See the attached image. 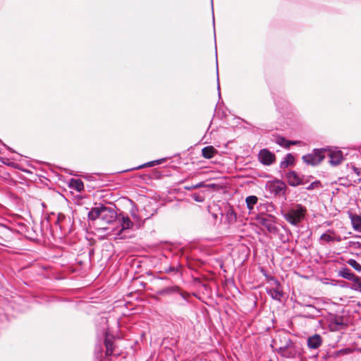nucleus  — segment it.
<instances>
[{
  "label": "nucleus",
  "mask_w": 361,
  "mask_h": 361,
  "mask_svg": "<svg viewBox=\"0 0 361 361\" xmlns=\"http://www.w3.org/2000/svg\"><path fill=\"white\" fill-rule=\"evenodd\" d=\"M294 163V157L291 154H288L281 162L280 166L282 169L287 168L288 166L293 165Z\"/></svg>",
  "instance_id": "obj_20"
},
{
  "label": "nucleus",
  "mask_w": 361,
  "mask_h": 361,
  "mask_svg": "<svg viewBox=\"0 0 361 361\" xmlns=\"http://www.w3.org/2000/svg\"><path fill=\"white\" fill-rule=\"evenodd\" d=\"M353 289L361 292V277L358 276V281H353Z\"/></svg>",
  "instance_id": "obj_28"
},
{
  "label": "nucleus",
  "mask_w": 361,
  "mask_h": 361,
  "mask_svg": "<svg viewBox=\"0 0 361 361\" xmlns=\"http://www.w3.org/2000/svg\"><path fill=\"white\" fill-rule=\"evenodd\" d=\"M258 159L262 164L267 166L272 164L276 160L274 154L267 149H263L259 151Z\"/></svg>",
  "instance_id": "obj_10"
},
{
  "label": "nucleus",
  "mask_w": 361,
  "mask_h": 361,
  "mask_svg": "<svg viewBox=\"0 0 361 361\" xmlns=\"http://www.w3.org/2000/svg\"><path fill=\"white\" fill-rule=\"evenodd\" d=\"M70 188L80 192L84 189V185L80 179H71L69 183Z\"/></svg>",
  "instance_id": "obj_18"
},
{
  "label": "nucleus",
  "mask_w": 361,
  "mask_h": 361,
  "mask_svg": "<svg viewBox=\"0 0 361 361\" xmlns=\"http://www.w3.org/2000/svg\"><path fill=\"white\" fill-rule=\"evenodd\" d=\"M347 263L357 272H361V264H360L355 259H350L347 261Z\"/></svg>",
  "instance_id": "obj_24"
},
{
  "label": "nucleus",
  "mask_w": 361,
  "mask_h": 361,
  "mask_svg": "<svg viewBox=\"0 0 361 361\" xmlns=\"http://www.w3.org/2000/svg\"><path fill=\"white\" fill-rule=\"evenodd\" d=\"M319 240L321 242H326V243H329V242H332V241L340 242V241H341V238L340 235H338L335 231L329 229L326 233H323L321 235Z\"/></svg>",
  "instance_id": "obj_12"
},
{
  "label": "nucleus",
  "mask_w": 361,
  "mask_h": 361,
  "mask_svg": "<svg viewBox=\"0 0 361 361\" xmlns=\"http://www.w3.org/2000/svg\"><path fill=\"white\" fill-rule=\"evenodd\" d=\"M104 343L106 346V355L107 356L112 355L114 351V343L111 338H109L106 334Z\"/></svg>",
  "instance_id": "obj_19"
},
{
  "label": "nucleus",
  "mask_w": 361,
  "mask_h": 361,
  "mask_svg": "<svg viewBox=\"0 0 361 361\" xmlns=\"http://www.w3.org/2000/svg\"><path fill=\"white\" fill-rule=\"evenodd\" d=\"M274 350L281 357L288 359H300L303 355L301 345L294 343L290 338L286 339L283 345Z\"/></svg>",
  "instance_id": "obj_2"
},
{
  "label": "nucleus",
  "mask_w": 361,
  "mask_h": 361,
  "mask_svg": "<svg viewBox=\"0 0 361 361\" xmlns=\"http://www.w3.org/2000/svg\"><path fill=\"white\" fill-rule=\"evenodd\" d=\"M257 197L255 195H250L246 197L245 202L247 207L250 210L253 209L254 205L257 202Z\"/></svg>",
  "instance_id": "obj_21"
},
{
  "label": "nucleus",
  "mask_w": 361,
  "mask_h": 361,
  "mask_svg": "<svg viewBox=\"0 0 361 361\" xmlns=\"http://www.w3.org/2000/svg\"><path fill=\"white\" fill-rule=\"evenodd\" d=\"M268 190L274 195H281L285 193L286 185L279 180L269 182L267 185Z\"/></svg>",
  "instance_id": "obj_7"
},
{
  "label": "nucleus",
  "mask_w": 361,
  "mask_h": 361,
  "mask_svg": "<svg viewBox=\"0 0 361 361\" xmlns=\"http://www.w3.org/2000/svg\"><path fill=\"white\" fill-rule=\"evenodd\" d=\"M192 199L197 202H202L204 200V197L198 193H194L192 195Z\"/></svg>",
  "instance_id": "obj_29"
},
{
  "label": "nucleus",
  "mask_w": 361,
  "mask_h": 361,
  "mask_svg": "<svg viewBox=\"0 0 361 361\" xmlns=\"http://www.w3.org/2000/svg\"><path fill=\"white\" fill-rule=\"evenodd\" d=\"M353 351V350L350 348H343V349L336 351L334 353V357H337L348 355V354L352 353Z\"/></svg>",
  "instance_id": "obj_23"
},
{
  "label": "nucleus",
  "mask_w": 361,
  "mask_h": 361,
  "mask_svg": "<svg viewBox=\"0 0 361 361\" xmlns=\"http://www.w3.org/2000/svg\"><path fill=\"white\" fill-rule=\"evenodd\" d=\"M323 340L320 335L314 334L307 338V345L310 349H318L322 344Z\"/></svg>",
  "instance_id": "obj_13"
},
{
  "label": "nucleus",
  "mask_w": 361,
  "mask_h": 361,
  "mask_svg": "<svg viewBox=\"0 0 361 361\" xmlns=\"http://www.w3.org/2000/svg\"><path fill=\"white\" fill-rule=\"evenodd\" d=\"M338 275L345 279L354 281H358V276L350 271V270L346 267L341 268L338 270Z\"/></svg>",
  "instance_id": "obj_14"
},
{
  "label": "nucleus",
  "mask_w": 361,
  "mask_h": 361,
  "mask_svg": "<svg viewBox=\"0 0 361 361\" xmlns=\"http://www.w3.org/2000/svg\"><path fill=\"white\" fill-rule=\"evenodd\" d=\"M259 224L265 227L269 232L275 233L277 232V227L275 225V217L272 215L260 214L257 217Z\"/></svg>",
  "instance_id": "obj_5"
},
{
  "label": "nucleus",
  "mask_w": 361,
  "mask_h": 361,
  "mask_svg": "<svg viewBox=\"0 0 361 361\" xmlns=\"http://www.w3.org/2000/svg\"><path fill=\"white\" fill-rule=\"evenodd\" d=\"M117 213L114 207L100 205L92 208L88 213V219L98 221V224L104 226L110 224L117 219Z\"/></svg>",
  "instance_id": "obj_1"
},
{
  "label": "nucleus",
  "mask_w": 361,
  "mask_h": 361,
  "mask_svg": "<svg viewBox=\"0 0 361 361\" xmlns=\"http://www.w3.org/2000/svg\"><path fill=\"white\" fill-rule=\"evenodd\" d=\"M290 145H297L299 142L298 141H290Z\"/></svg>",
  "instance_id": "obj_33"
},
{
  "label": "nucleus",
  "mask_w": 361,
  "mask_h": 361,
  "mask_svg": "<svg viewBox=\"0 0 361 361\" xmlns=\"http://www.w3.org/2000/svg\"><path fill=\"white\" fill-rule=\"evenodd\" d=\"M203 185L204 184L202 183H200L196 184V185H192L189 186V187H185V189H187V190L197 189V188H200L202 187Z\"/></svg>",
  "instance_id": "obj_31"
},
{
  "label": "nucleus",
  "mask_w": 361,
  "mask_h": 361,
  "mask_svg": "<svg viewBox=\"0 0 361 361\" xmlns=\"http://www.w3.org/2000/svg\"><path fill=\"white\" fill-rule=\"evenodd\" d=\"M273 281V287L270 288H267V293L274 300H281V298L283 296V291L281 288V283L278 280L271 279Z\"/></svg>",
  "instance_id": "obj_9"
},
{
  "label": "nucleus",
  "mask_w": 361,
  "mask_h": 361,
  "mask_svg": "<svg viewBox=\"0 0 361 361\" xmlns=\"http://www.w3.org/2000/svg\"><path fill=\"white\" fill-rule=\"evenodd\" d=\"M178 291H179V288L177 286L169 287V288H166L164 290V292L166 293H171L178 292Z\"/></svg>",
  "instance_id": "obj_30"
},
{
  "label": "nucleus",
  "mask_w": 361,
  "mask_h": 361,
  "mask_svg": "<svg viewBox=\"0 0 361 361\" xmlns=\"http://www.w3.org/2000/svg\"><path fill=\"white\" fill-rule=\"evenodd\" d=\"M134 219H137V216L135 214V215H133Z\"/></svg>",
  "instance_id": "obj_35"
},
{
  "label": "nucleus",
  "mask_w": 361,
  "mask_h": 361,
  "mask_svg": "<svg viewBox=\"0 0 361 361\" xmlns=\"http://www.w3.org/2000/svg\"><path fill=\"white\" fill-rule=\"evenodd\" d=\"M353 171L357 175L360 176L361 173V169L356 166H353Z\"/></svg>",
  "instance_id": "obj_32"
},
{
  "label": "nucleus",
  "mask_w": 361,
  "mask_h": 361,
  "mask_svg": "<svg viewBox=\"0 0 361 361\" xmlns=\"http://www.w3.org/2000/svg\"><path fill=\"white\" fill-rule=\"evenodd\" d=\"M326 151L324 148L315 149L312 153L302 156V159L307 164L316 166L324 160Z\"/></svg>",
  "instance_id": "obj_4"
},
{
  "label": "nucleus",
  "mask_w": 361,
  "mask_h": 361,
  "mask_svg": "<svg viewBox=\"0 0 361 361\" xmlns=\"http://www.w3.org/2000/svg\"><path fill=\"white\" fill-rule=\"evenodd\" d=\"M326 154L329 157V163L332 166L339 165L343 159L342 152L340 150L326 149Z\"/></svg>",
  "instance_id": "obj_11"
},
{
  "label": "nucleus",
  "mask_w": 361,
  "mask_h": 361,
  "mask_svg": "<svg viewBox=\"0 0 361 361\" xmlns=\"http://www.w3.org/2000/svg\"><path fill=\"white\" fill-rule=\"evenodd\" d=\"M161 163V160H155V161L147 162V163L140 165L139 166H137L134 169H142L145 167H151V166H154L155 165L159 164Z\"/></svg>",
  "instance_id": "obj_25"
},
{
  "label": "nucleus",
  "mask_w": 361,
  "mask_h": 361,
  "mask_svg": "<svg viewBox=\"0 0 361 361\" xmlns=\"http://www.w3.org/2000/svg\"><path fill=\"white\" fill-rule=\"evenodd\" d=\"M217 154V149L212 145L204 147L202 149V156L207 159H212Z\"/></svg>",
  "instance_id": "obj_16"
},
{
  "label": "nucleus",
  "mask_w": 361,
  "mask_h": 361,
  "mask_svg": "<svg viewBox=\"0 0 361 361\" xmlns=\"http://www.w3.org/2000/svg\"><path fill=\"white\" fill-rule=\"evenodd\" d=\"M286 177L288 184L291 186H298L302 184L301 178L295 171L288 172Z\"/></svg>",
  "instance_id": "obj_15"
},
{
  "label": "nucleus",
  "mask_w": 361,
  "mask_h": 361,
  "mask_svg": "<svg viewBox=\"0 0 361 361\" xmlns=\"http://www.w3.org/2000/svg\"><path fill=\"white\" fill-rule=\"evenodd\" d=\"M216 74H217V80H219V72L218 71L216 72Z\"/></svg>",
  "instance_id": "obj_34"
},
{
  "label": "nucleus",
  "mask_w": 361,
  "mask_h": 361,
  "mask_svg": "<svg viewBox=\"0 0 361 361\" xmlns=\"http://www.w3.org/2000/svg\"><path fill=\"white\" fill-rule=\"evenodd\" d=\"M322 188V183L319 180H315L314 182H312L311 184H310L307 188L306 189L308 190H314L315 188Z\"/></svg>",
  "instance_id": "obj_27"
},
{
  "label": "nucleus",
  "mask_w": 361,
  "mask_h": 361,
  "mask_svg": "<svg viewBox=\"0 0 361 361\" xmlns=\"http://www.w3.org/2000/svg\"><path fill=\"white\" fill-rule=\"evenodd\" d=\"M351 224L355 231L361 233V216L358 215H350Z\"/></svg>",
  "instance_id": "obj_17"
},
{
  "label": "nucleus",
  "mask_w": 361,
  "mask_h": 361,
  "mask_svg": "<svg viewBox=\"0 0 361 361\" xmlns=\"http://www.w3.org/2000/svg\"><path fill=\"white\" fill-rule=\"evenodd\" d=\"M277 143L286 148H289L290 146V142L286 140L284 137H279L277 139Z\"/></svg>",
  "instance_id": "obj_26"
},
{
  "label": "nucleus",
  "mask_w": 361,
  "mask_h": 361,
  "mask_svg": "<svg viewBox=\"0 0 361 361\" xmlns=\"http://www.w3.org/2000/svg\"><path fill=\"white\" fill-rule=\"evenodd\" d=\"M226 219L229 223H233L236 221V214L232 208L227 210Z\"/></svg>",
  "instance_id": "obj_22"
},
{
  "label": "nucleus",
  "mask_w": 361,
  "mask_h": 361,
  "mask_svg": "<svg viewBox=\"0 0 361 361\" xmlns=\"http://www.w3.org/2000/svg\"><path fill=\"white\" fill-rule=\"evenodd\" d=\"M346 326V321L343 317L334 315L329 319V327L331 331H337Z\"/></svg>",
  "instance_id": "obj_8"
},
{
  "label": "nucleus",
  "mask_w": 361,
  "mask_h": 361,
  "mask_svg": "<svg viewBox=\"0 0 361 361\" xmlns=\"http://www.w3.org/2000/svg\"><path fill=\"white\" fill-rule=\"evenodd\" d=\"M116 220L120 225L119 228L115 229V233L118 235H120L123 231L131 229L134 225L128 216H117Z\"/></svg>",
  "instance_id": "obj_6"
},
{
  "label": "nucleus",
  "mask_w": 361,
  "mask_h": 361,
  "mask_svg": "<svg viewBox=\"0 0 361 361\" xmlns=\"http://www.w3.org/2000/svg\"><path fill=\"white\" fill-rule=\"evenodd\" d=\"M306 208L301 204H297L288 212L284 214L286 220L293 225H298L305 217Z\"/></svg>",
  "instance_id": "obj_3"
}]
</instances>
